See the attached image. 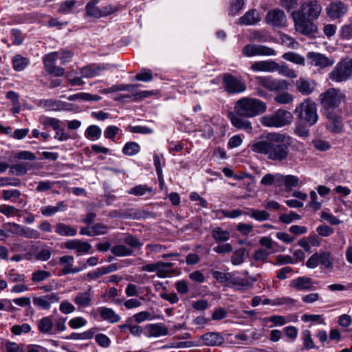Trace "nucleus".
<instances>
[{
  "instance_id": "nucleus-1",
  "label": "nucleus",
  "mask_w": 352,
  "mask_h": 352,
  "mask_svg": "<svg viewBox=\"0 0 352 352\" xmlns=\"http://www.w3.org/2000/svg\"><path fill=\"white\" fill-rule=\"evenodd\" d=\"M266 110L265 102L256 98L243 97L236 101L234 111L229 113V118L234 127L250 132L252 126L248 118L263 114Z\"/></svg>"
},
{
  "instance_id": "nucleus-2",
  "label": "nucleus",
  "mask_w": 352,
  "mask_h": 352,
  "mask_svg": "<svg viewBox=\"0 0 352 352\" xmlns=\"http://www.w3.org/2000/svg\"><path fill=\"white\" fill-rule=\"evenodd\" d=\"M286 136L279 133H269L260 137L251 145V150L256 153L263 154L272 161L283 162L287 160L289 147L285 143Z\"/></svg>"
},
{
  "instance_id": "nucleus-3",
  "label": "nucleus",
  "mask_w": 352,
  "mask_h": 352,
  "mask_svg": "<svg viewBox=\"0 0 352 352\" xmlns=\"http://www.w3.org/2000/svg\"><path fill=\"white\" fill-rule=\"evenodd\" d=\"M322 10L316 1H311L302 4L298 10L292 12L296 30L302 34L308 35L317 30L313 21L317 19Z\"/></svg>"
},
{
  "instance_id": "nucleus-4",
  "label": "nucleus",
  "mask_w": 352,
  "mask_h": 352,
  "mask_svg": "<svg viewBox=\"0 0 352 352\" xmlns=\"http://www.w3.org/2000/svg\"><path fill=\"white\" fill-rule=\"evenodd\" d=\"M295 114L309 126L315 125L319 118L316 103L307 98L295 109Z\"/></svg>"
},
{
  "instance_id": "nucleus-5",
  "label": "nucleus",
  "mask_w": 352,
  "mask_h": 352,
  "mask_svg": "<svg viewBox=\"0 0 352 352\" xmlns=\"http://www.w3.org/2000/svg\"><path fill=\"white\" fill-rule=\"evenodd\" d=\"M344 95L340 90L331 88L319 96V100L326 113L334 112L344 100Z\"/></svg>"
},
{
  "instance_id": "nucleus-6",
  "label": "nucleus",
  "mask_w": 352,
  "mask_h": 352,
  "mask_svg": "<svg viewBox=\"0 0 352 352\" xmlns=\"http://www.w3.org/2000/svg\"><path fill=\"white\" fill-rule=\"evenodd\" d=\"M293 120L291 112L285 109H278L274 114L262 116L260 122L267 127H283L290 124Z\"/></svg>"
},
{
  "instance_id": "nucleus-7",
  "label": "nucleus",
  "mask_w": 352,
  "mask_h": 352,
  "mask_svg": "<svg viewBox=\"0 0 352 352\" xmlns=\"http://www.w3.org/2000/svg\"><path fill=\"white\" fill-rule=\"evenodd\" d=\"M255 79L258 85L272 92L287 91L289 88V83L283 79H276L272 76H256Z\"/></svg>"
},
{
  "instance_id": "nucleus-8",
  "label": "nucleus",
  "mask_w": 352,
  "mask_h": 352,
  "mask_svg": "<svg viewBox=\"0 0 352 352\" xmlns=\"http://www.w3.org/2000/svg\"><path fill=\"white\" fill-rule=\"evenodd\" d=\"M352 74V59H345L337 64L329 74V78L336 82L347 80Z\"/></svg>"
},
{
  "instance_id": "nucleus-9",
  "label": "nucleus",
  "mask_w": 352,
  "mask_h": 352,
  "mask_svg": "<svg viewBox=\"0 0 352 352\" xmlns=\"http://www.w3.org/2000/svg\"><path fill=\"white\" fill-rule=\"evenodd\" d=\"M222 81L226 91L230 94H240L244 92L247 89L246 85L242 78H236L230 74H224Z\"/></svg>"
},
{
  "instance_id": "nucleus-10",
  "label": "nucleus",
  "mask_w": 352,
  "mask_h": 352,
  "mask_svg": "<svg viewBox=\"0 0 352 352\" xmlns=\"http://www.w3.org/2000/svg\"><path fill=\"white\" fill-rule=\"evenodd\" d=\"M173 267V263L170 262L158 261L155 263L146 264L141 267L142 272H154L160 278H166L171 272L169 269Z\"/></svg>"
},
{
  "instance_id": "nucleus-11",
  "label": "nucleus",
  "mask_w": 352,
  "mask_h": 352,
  "mask_svg": "<svg viewBox=\"0 0 352 352\" xmlns=\"http://www.w3.org/2000/svg\"><path fill=\"white\" fill-rule=\"evenodd\" d=\"M58 57V53L56 52L50 53L45 55L43 60L44 67L46 71L54 76H63L65 74V69L63 67L56 65V60Z\"/></svg>"
},
{
  "instance_id": "nucleus-12",
  "label": "nucleus",
  "mask_w": 352,
  "mask_h": 352,
  "mask_svg": "<svg viewBox=\"0 0 352 352\" xmlns=\"http://www.w3.org/2000/svg\"><path fill=\"white\" fill-rule=\"evenodd\" d=\"M74 261V256L70 255H65L58 258L59 264L63 266L62 274H76L87 267V265L84 263H79L82 265V267H73Z\"/></svg>"
},
{
  "instance_id": "nucleus-13",
  "label": "nucleus",
  "mask_w": 352,
  "mask_h": 352,
  "mask_svg": "<svg viewBox=\"0 0 352 352\" xmlns=\"http://www.w3.org/2000/svg\"><path fill=\"white\" fill-rule=\"evenodd\" d=\"M243 54L248 56H274L275 51L266 45H245L243 48Z\"/></svg>"
},
{
  "instance_id": "nucleus-14",
  "label": "nucleus",
  "mask_w": 352,
  "mask_h": 352,
  "mask_svg": "<svg viewBox=\"0 0 352 352\" xmlns=\"http://www.w3.org/2000/svg\"><path fill=\"white\" fill-rule=\"evenodd\" d=\"M109 64H91L82 67L80 69V74L82 78H91L99 76L105 70L109 69Z\"/></svg>"
},
{
  "instance_id": "nucleus-15",
  "label": "nucleus",
  "mask_w": 352,
  "mask_h": 352,
  "mask_svg": "<svg viewBox=\"0 0 352 352\" xmlns=\"http://www.w3.org/2000/svg\"><path fill=\"white\" fill-rule=\"evenodd\" d=\"M38 105L47 111H56L69 110V107L70 106L69 103L54 99L40 100Z\"/></svg>"
},
{
  "instance_id": "nucleus-16",
  "label": "nucleus",
  "mask_w": 352,
  "mask_h": 352,
  "mask_svg": "<svg viewBox=\"0 0 352 352\" xmlns=\"http://www.w3.org/2000/svg\"><path fill=\"white\" fill-rule=\"evenodd\" d=\"M63 247L70 250H76L78 255L89 253L91 245L87 241L79 239H70L64 243Z\"/></svg>"
},
{
  "instance_id": "nucleus-17",
  "label": "nucleus",
  "mask_w": 352,
  "mask_h": 352,
  "mask_svg": "<svg viewBox=\"0 0 352 352\" xmlns=\"http://www.w3.org/2000/svg\"><path fill=\"white\" fill-rule=\"evenodd\" d=\"M265 20L273 26L282 27L285 25L287 17L283 10L274 9L267 12Z\"/></svg>"
},
{
  "instance_id": "nucleus-18",
  "label": "nucleus",
  "mask_w": 352,
  "mask_h": 352,
  "mask_svg": "<svg viewBox=\"0 0 352 352\" xmlns=\"http://www.w3.org/2000/svg\"><path fill=\"white\" fill-rule=\"evenodd\" d=\"M329 120L327 129L333 133H340L342 130V122L341 117L336 112L326 113Z\"/></svg>"
},
{
  "instance_id": "nucleus-19",
  "label": "nucleus",
  "mask_w": 352,
  "mask_h": 352,
  "mask_svg": "<svg viewBox=\"0 0 352 352\" xmlns=\"http://www.w3.org/2000/svg\"><path fill=\"white\" fill-rule=\"evenodd\" d=\"M296 90L303 96H309L312 94L316 88L314 81H310L305 78H299L295 83Z\"/></svg>"
},
{
  "instance_id": "nucleus-20",
  "label": "nucleus",
  "mask_w": 352,
  "mask_h": 352,
  "mask_svg": "<svg viewBox=\"0 0 352 352\" xmlns=\"http://www.w3.org/2000/svg\"><path fill=\"white\" fill-rule=\"evenodd\" d=\"M278 69V64L273 60L257 61L251 65V69L254 72H274Z\"/></svg>"
},
{
  "instance_id": "nucleus-21",
  "label": "nucleus",
  "mask_w": 352,
  "mask_h": 352,
  "mask_svg": "<svg viewBox=\"0 0 352 352\" xmlns=\"http://www.w3.org/2000/svg\"><path fill=\"white\" fill-rule=\"evenodd\" d=\"M346 12V6L340 1L331 3L327 8V14L332 19H338L345 14Z\"/></svg>"
},
{
  "instance_id": "nucleus-22",
  "label": "nucleus",
  "mask_w": 352,
  "mask_h": 352,
  "mask_svg": "<svg viewBox=\"0 0 352 352\" xmlns=\"http://www.w3.org/2000/svg\"><path fill=\"white\" fill-rule=\"evenodd\" d=\"M90 290L91 287L86 292L77 293L74 296L73 301L79 309L87 308L92 305V297Z\"/></svg>"
},
{
  "instance_id": "nucleus-23",
  "label": "nucleus",
  "mask_w": 352,
  "mask_h": 352,
  "mask_svg": "<svg viewBox=\"0 0 352 352\" xmlns=\"http://www.w3.org/2000/svg\"><path fill=\"white\" fill-rule=\"evenodd\" d=\"M289 287L294 288L297 290H311L313 289V280L309 277L300 276L293 279L290 283Z\"/></svg>"
},
{
  "instance_id": "nucleus-24",
  "label": "nucleus",
  "mask_w": 352,
  "mask_h": 352,
  "mask_svg": "<svg viewBox=\"0 0 352 352\" xmlns=\"http://www.w3.org/2000/svg\"><path fill=\"white\" fill-rule=\"evenodd\" d=\"M96 311L100 314L103 320L109 323H116L120 320V316L117 314L112 309L106 307H98Z\"/></svg>"
},
{
  "instance_id": "nucleus-25",
  "label": "nucleus",
  "mask_w": 352,
  "mask_h": 352,
  "mask_svg": "<svg viewBox=\"0 0 352 352\" xmlns=\"http://www.w3.org/2000/svg\"><path fill=\"white\" fill-rule=\"evenodd\" d=\"M276 181L283 184L286 188H292L298 186L299 178L292 175H283L280 174L276 175Z\"/></svg>"
},
{
  "instance_id": "nucleus-26",
  "label": "nucleus",
  "mask_w": 352,
  "mask_h": 352,
  "mask_svg": "<svg viewBox=\"0 0 352 352\" xmlns=\"http://www.w3.org/2000/svg\"><path fill=\"white\" fill-rule=\"evenodd\" d=\"M55 232L62 236H74L77 234V229L64 223H58L54 226Z\"/></svg>"
},
{
  "instance_id": "nucleus-27",
  "label": "nucleus",
  "mask_w": 352,
  "mask_h": 352,
  "mask_svg": "<svg viewBox=\"0 0 352 352\" xmlns=\"http://www.w3.org/2000/svg\"><path fill=\"white\" fill-rule=\"evenodd\" d=\"M309 59L311 60V64L322 67L331 65L333 63L325 56L314 52H309L307 54Z\"/></svg>"
},
{
  "instance_id": "nucleus-28",
  "label": "nucleus",
  "mask_w": 352,
  "mask_h": 352,
  "mask_svg": "<svg viewBox=\"0 0 352 352\" xmlns=\"http://www.w3.org/2000/svg\"><path fill=\"white\" fill-rule=\"evenodd\" d=\"M204 344L208 346L220 345L223 342V338L219 333L208 332L201 336Z\"/></svg>"
},
{
  "instance_id": "nucleus-29",
  "label": "nucleus",
  "mask_w": 352,
  "mask_h": 352,
  "mask_svg": "<svg viewBox=\"0 0 352 352\" xmlns=\"http://www.w3.org/2000/svg\"><path fill=\"white\" fill-rule=\"evenodd\" d=\"M38 329L40 332L44 334L53 335L54 322L50 316L42 318L38 324Z\"/></svg>"
},
{
  "instance_id": "nucleus-30",
  "label": "nucleus",
  "mask_w": 352,
  "mask_h": 352,
  "mask_svg": "<svg viewBox=\"0 0 352 352\" xmlns=\"http://www.w3.org/2000/svg\"><path fill=\"white\" fill-rule=\"evenodd\" d=\"M239 23L243 25H254L261 20L258 12L256 10H251L247 12L239 19Z\"/></svg>"
},
{
  "instance_id": "nucleus-31",
  "label": "nucleus",
  "mask_w": 352,
  "mask_h": 352,
  "mask_svg": "<svg viewBox=\"0 0 352 352\" xmlns=\"http://www.w3.org/2000/svg\"><path fill=\"white\" fill-rule=\"evenodd\" d=\"M319 265L324 269H331L333 266V258L329 252H318Z\"/></svg>"
},
{
  "instance_id": "nucleus-32",
  "label": "nucleus",
  "mask_w": 352,
  "mask_h": 352,
  "mask_svg": "<svg viewBox=\"0 0 352 352\" xmlns=\"http://www.w3.org/2000/svg\"><path fill=\"white\" fill-rule=\"evenodd\" d=\"M168 330L164 324H153L149 326L148 337H160L166 336Z\"/></svg>"
},
{
  "instance_id": "nucleus-33",
  "label": "nucleus",
  "mask_w": 352,
  "mask_h": 352,
  "mask_svg": "<svg viewBox=\"0 0 352 352\" xmlns=\"http://www.w3.org/2000/svg\"><path fill=\"white\" fill-rule=\"evenodd\" d=\"M98 2V0H91L87 3L85 7L87 16L98 19L101 18L100 8L97 6Z\"/></svg>"
},
{
  "instance_id": "nucleus-34",
  "label": "nucleus",
  "mask_w": 352,
  "mask_h": 352,
  "mask_svg": "<svg viewBox=\"0 0 352 352\" xmlns=\"http://www.w3.org/2000/svg\"><path fill=\"white\" fill-rule=\"evenodd\" d=\"M248 211L245 213L258 221H263L270 219V214L265 210H259L254 208H247Z\"/></svg>"
},
{
  "instance_id": "nucleus-35",
  "label": "nucleus",
  "mask_w": 352,
  "mask_h": 352,
  "mask_svg": "<svg viewBox=\"0 0 352 352\" xmlns=\"http://www.w3.org/2000/svg\"><path fill=\"white\" fill-rule=\"evenodd\" d=\"M212 236L216 242L223 243L230 239V234L227 230H223L219 227H216L212 231Z\"/></svg>"
},
{
  "instance_id": "nucleus-36",
  "label": "nucleus",
  "mask_w": 352,
  "mask_h": 352,
  "mask_svg": "<svg viewBox=\"0 0 352 352\" xmlns=\"http://www.w3.org/2000/svg\"><path fill=\"white\" fill-rule=\"evenodd\" d=\"M249 38L252 41L254 42H272V37L269 36L265 32L263 31H255L251 32L249 35Z\"/></svg>"
},
{
  "instance_id": "nucleus-37",
  "label": "nucleus",
  "mask_w": 352,
  "mask_h": 352,
  "mask_svg": "<svg viewBox=\"0 0 352 352\" xmlns=\"http://www.w3.org/2000/svg\"><path fill=\"white\" fill-rule=\"evenodd\" d=\"M111 253L116 256H128L133 254V251L124 245H116L111 248Z\"/></svg>"
},
{
  "instance_id": "nucleus-38",
  "label": "nucleus",
  "mask_w": 352,
  "mask_h": 352,
  "mask_svg": "<svg viewBox=\"0 0 352 352\" xmlns=\"http://www.w3.org/2000/svg\"><path fill=\"white\" fill-rule=\"evenodd\" d=\"M102 134L101 129L97 125H90L87 128L85 132V136L87 139L92 140H98Z\"/></svg>"
},
{
  "instance_id": "nucleus-39",
  "label": "nucleus",
  "mask_w": 352,
  "mask_h": 352,
  "mask_svg": "<svg viewBox=\"0 0 352 352\" xmlns=\"http://www.w3.org/2000/svg\"><path fill=\"white\" fill-rule=\"evenodd\" d=\"M276 95L274 98V101L279 104H287L294 101V96L286 91Z\"/></svg>"
},
{
  "instance_id": "nucleus-40",
  "label": "nucleus",
  "mask_w": 352,
  "mask_h": 352,
  "mask_svg": "<svg viewBox=\"0 0 352 352\" xmlns=\"http://www.w3.org/2000/svg\"><path fill=\"white\" fill-rule=\"evenodd\" d=\"M13 68L18 72L23 70L29 64V60L20 55L15 56L12 59Z\"/></svg>"
},
{
  "instance_id": "nucleus-41",
  "label": "nucleus",
  "mask_w": 352,
  "mask_h": 352,
  "mask_svg": "<svg viewBox=\"0 0 352 352\" xmlns=\"http://www.w3.org/2000/svg\"><path fill=\"white\" fill-rule=\"evenodd\" d=\"M19 236L36 239L40 237V233L36 230L21 226Z\"/></svg>"
},
{
  "instance_id": "nucleus-42",
  "label": "nucleus",
  "mask_w": 352,
  "mask_h": 352,
  "mask_svg": "<svg viewBox=\"0 0 352 352\" xmlns=\"http://www.w3.org/2000/svg\"><path fill=\"white\" fill-rule=\"evenodd\" d=\"M140 147L135 142H129L125 144L122 148V153L129 156L134 155L139 153Z\"/></svg>"
},
{
  "instance_id": "nucleus-43",
  "label": "nucleus",
  "mask_w": 352,
  "mask_h": 352,
  "mask_svg": "<svg viewBox=\"0 0 352 352\" xmlns=\"http://www.w3.org/2000/svg\"><path fill=\"white\" fill-rule=\"evenodd\" d=\"M283 58L287 60V61H290V62H292L295 64H298V65H305V58L303 56L296 54V53H294V52H287V53H285L283 55Z\"/></svg>"
},
{
  "instance_id": "nucleus-44",
  "label": "nucleus",
  "mask_w": 352,
  "mask_h": 352,
  "mask_svg": "<svg viewBox=\"0 0 352 352\" xmlns=\"http://www.w3.org/2000/svg\"><path fill=\"white\" fill-rule=\"evenodd\" d=\"M41 120L45 128L52 127L54 130H58L60 127V121L57 118L43 116Z\"/></svg>"
},
{
  "instance_id": "nucleus-45",
  "label": "nucleus",
  "mask_w": 352,
  "mask_h": 352,
  "mask_svg": "<svg viewBox=\"0 0 352 352\" xmlns=\"http://www.w3.org/2000/svg\"><path fill=\"white\" fill-rule=\"evenodd\" d=\"M245 250V248H239L235 250L231 257V262L234 265H239L243 263L244 255Z\"/></svg>"
},
{
  "instance_id": "nucleus-46",
  "label": "nucleus",
  "mask_w": 352,
  "mask_h": 352,
  "mask_svg": "<svg viewBox=\"0 0 352 352\" xmlns=\"http://www.w3.org/2000/svg\"><path fill=\"white\" fill-rule=\"evenodd\" d=\"M217 212L223 217L235 219L241 215L245 214L247 212H243L239 209H234L232 210H219Z\"/></svg>"
},
{
  "instance_id": "nucleus-47",
  "label": "nucleus",
  "mask_w": 352,
  "mask_h": 352,
  "mask_svg": "<svg viewBox=\"0 0 352 352\" xmlns=\"http://www.w3.org/2000/svg\"><path fill=\"white\" fill-rule=\"evenodd\" d=\"M76 1L75 0H66L63 2L58 8V12L61 14H69L73 10Z\"/></svg>"
},
{
  "instance_id": "nucleus-48",
  "label": "nucleus",
  "mask_w": 352,
  "mask_h": 352,
  "mask_svg": "<svg viewBox=\"0 0 352 352\" xmlns=\"http://www.w3.org/2000/svg\"><path fill=\"white\" fill-rule=\"evenodd\" d=\"M123 241L132 248H139L143 245L137 236L131 234L126 235Z\"/></svg>"
},
{
  "instance_id": "nucleus-49",
  "label": "nucleus",
  "mask_w": 352,
  "mask_h": 352,
  "mask_svg": "<svg viewBox=\"0 0 352 352\" xmlns=\"http://www.w3.org/2000/svg\"><path fill=\"white\" fill-rule=\"evenodd\" d=\"M152 188L146 185H138L129 190V193L137 196H142L146 192H151Z\"/></svg>"
},
{
  "instance_id": "nucleus-50",
  "label": "nucleus",
  "mask_w": 352,
  "mask_h": 352,
  "mask_svg": "<svg viewBox=\"0 0 352 352\" xmlns=\"http://www.w3.org/2000/svg\"><path fill=\"white\" fill-rule=\"evenodd\" d=\"M51 276V273L45 270H37L32 273V280L34 282H41L47 280Z\"/></svg>"
},
{
  "instance_id": "nucleus-51",
  "label": "nucleus",
  "mask_w": 352,
  "mask_h": 352,
  "mask_svg": "<svg viewBox=\"0 0 352 352\" xmlns=\"http://www.w3.org/2000/svg\"><path fill=\"white\" fill-rule=\"evenodd\" d=\"M312 144L316 150L320 151H327L331 147L329 142L322 139L314 140Z\"/></svg>"
},
{
  "instance_id": "nucleus-52",
  "label": "nucleus",
  "mask_w": 352,
  "mask_h": 352,
  "mask_svg": "<svg viewBox=\"0 0 352 352\" xmlns=\"http://www.w3.org/2000/svg\"><path fill=\"white\" fill-rule=\"evenodd\" d=\"M51 255V248L49 247H45L37 251L36 254V258L39 261H45L50 258Z\"/></svg>"
},
{
  "instance_id": "nucleus-53",
  "label": "nucleus",
  "mask_w": 352,
  "mask_h": 352,
  "mask_svg": "<svg viewBox=\"0 0 352 352\" xmlns=\"http://www.w3.org/2000/svg\"><path fill=\"white\" fill-rule=\"evenodd\" d=\"M135 79L143 82H149L153 79V74L151 69H142L140 72L135 76Z\"/></svg>"
},
{
  "instance_id": "nucleus-54",
  "label": "nucleus",
  "mask_w": 352,
  "mask_h": 352,
  "mask_svg": "<svg viewBox=\"0 0 352 352\" xmlns=\"http://www.w3.org/2000/svg\"><path fill=\"white\" fill-rule=\"evenodd\" d=\"M67 318H58L55 320V322L54 323V332L53 335L56 334L60 332H63L66 330V322Z\"/></svg>"
},
{
  "instance_id": "nucleus-55",
  "label": "nucleus",
  "mask_w": 352,
  "mask_h": 352,
  "mask_svg": "<svg viewBox=\"0 0 352 352\" xmlns=\"http://www.w3.org/2000/svg\"><path fill=\"white\" fill-rule=\"evenodd\" d=\"M212 274L214 278L220 283H225L231 279V274L230 273L213 271Z\"/></svg>"
},
{
  "instance_id": "nucleus-56",
  "label": "nucleus",
  "mask_w": 352,
  "mask_h": 352,
  "mask_svg": "<svg viewBox=\"0 0 352 352\" xmlns=\"http://www.w3.org/2000/svg\"><path fill=\"white\" fill-rule=\"evenodd\" d=\"M60 311L63 314H69L76 310V308L73 304L67 300H63L60 303L59 305Z\"/></svg>"
},
{
  "instance_id": "nucleus-57",
  "label": "nucleus",
  "mask_w": 352,
  "mask_h": 352,
  "mask_svg": "<svg viewBox=\"0 0 352 352\" xmlns=\"http://www.w3.org/2000/svg\"><path fill=\"white\" fill-rule=\"evenodd\" d=\"M127 130L133 133L151 134L153 132L152 129L143 126H129Z\"/></svg>"
},
{
  "instance_id": "nucleus-58",
  "label": "nucleus",
  "mask_w": 352,
  "mask_h": 352,
  "mask_svg": "<svg viewBox=\"0 0 352 352\" xmlns=\"http://www.w3.org/2000/svg\"><path fill=\"white\" fill-rule=\"evenodd\" d=\"M31 331V327L28 323L21 325H14L11 329V332L14 335H20L22 333H27Z\"/></svg>"
},
{
  "instance_id": "nucleus-59",
  "label": "nucleus",
  "mask_w": 352,
  "mask_h": 352,
  "mask_svg": "<svg viewBox=\"0 0 352 352\" xmlns=\"http://www.w3.org/2000/svg\"><path fill=\"white\" fill-rule=\"evenodd\" d=\"M302 338L303 340V344L306 349H314L315 347L314 342L311 338V333L308 330L302 332Z\"/></svg>"
},
{
  "instance_id": "nucleus-60",
  "label": "nucleus",
  "mask_w": 352,
  "mask_h": 352,
  "mask_svg": "<svg viewBox=\"0 0 352 352\" xmlns=\"http://www.w3.org/2000/svg\"><path fill=\"white\" fill-rule=\"evenodd\" d=\"M95 340L102 347L107 348L110 346L111 340L108 336L103 333L97 334L95 336Z\"/></svg>"
},
{
  "instance_id": "nucleus-61",
  "label": "nucleus",
  "mask_w": 352,
  "mask_h": 352,
  "mask_svg": "<svg viewBox=\"0 0 352 352\" xmlns=\"http://www.w3.org/2000/svg\"><path fill=\"white\" fill-rule=\"evenodd\" d=\"M87 324V320L82 317L78 316L72 318L69 321V325L72 329H76L84 327Z\"/></svg>"
},
{
  "instance_id": "nucleus-62",
  "label": "nucleus",
  "mask_w": 352,
  "mask_h": 352,
  "mask_svg": "<svg viewBox=\"0 0 352 352\" xmlns=\"http://www.w3.org/2000/svg\"><path fill=\"white\" fill-rule=\"evenodd\" d=\"M32 302L36 307L43 309L47 310L50 309L49 303L47 302V300L43 298V296L34 297Z\"/></svg>"
},
{
  "instance_id": "nucleus-63",
  "label": "nucleus",
  "mask_w": 352,
  "mask_h": 352,
  "mask_svg": "<svg viewBox=\"0 0 352 352\" xmlns=\"http://www.w3.org/2000/svg\"><path fill=\"white\" fill-rule=\"evenodd\" d=\"M300 216L294 212H291L289 214H283L279 217L280 221L285 223H290L294 220H298Z\"/></svg>"
},
{
  "instance_id": "nucleus-64",
  "label": "nucleus",
  "mask_w": 352,
  "mask_h": 352,
  "mask_svg": "<svg viewBox=\"0 0 352 352\" xmlns=\"http://www.w3.org/2000/svg\"><path fill=\"white\" fill-rule=\"evenodd\" d=\"M340 36L342 39L349 40L352 38V28L349 25H344L340 31Z\"/></svg>"
}]
</instances>
